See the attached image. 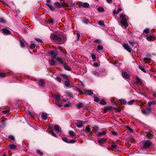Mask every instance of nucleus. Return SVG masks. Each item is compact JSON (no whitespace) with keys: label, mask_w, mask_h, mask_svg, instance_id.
<instances>
[{"label":"nucleus","mask_w":156,"mask_h":156,"mask_svg":"<svg viewBox=\"0 0 156 156\" xmlns=\"http://www.w3.org/2000/svg\"><path fill=\"white\" fill-rule=\"evenodd\" d=\"M51 37L52 39L57 41L59 44H64L66 41L65 38H62L55 34H52L51 36Z\"/></svg>","instance_id":"1"},{"label":"nucleus","mask_w":156,"mask_h":156,"mask_svg":"<svg viewBox=\"0 0 156 156\" xmlns=\"http://www.w3.org/2000/svg\"><path fill=\"white\" fill-rule=\"evenodd\" d=\"M120 17L121 19V21L120 22L121 24L126 27H127L128 25L127 23L128 17L123 13H122L120 15Z\"/></svg>","instance_id":"2"},{"label":"nucleus","mask_w":156,"mask_h":156,"mask_svg":"<svg viewBox=\"0 0 156 156\" xmlns=\"http://www.w3.org/2000/svg\"><path fill=\"white\" fill-rule=\"evenodd\" d=\"M151 142L149 140H145L143 142V147L144 148H147L151 144Z\"/></svg>","instance_id":"3"},{"label":"nucleus","mask_w":156,"mask_h":156,"mask_svg":"<svg viewBox=\"0 0 156 156\" xmlns=\"http://www.w3.org/2000/svg\"><path fill=\"white\" fill-rule=\"evenodd\" d=\"M49 54L53 59H56V57L58 54V52L56 50L51 51L49 52Z\"/></svg>","instance_id":"4"},{"label":"nucleus","mask_w":156,"mask_h":156,"mask_svg":"<svg viewBox=\"0 0 156 156\" xmlns=\"http://www.w3.org/2000/svg\"><path fill=\"white\" fill-rule=\"evenodd\" d=\"M135 77L136 80V83L137 85H142L143 84V82L142 80L137 76H135Z\"/></svg>","instance_id":"5"},{"label":"nucleus","mask_w":156,"mask_h":156,"mask_svg":"<svg viewBox=\"0 0 156 156\" xmlns=\"http://www.w3.org/2000/svg\"><path fill=\"white\" fill-rule=\"evenodd\" d=\"M151 109L149 107L146 108V109H143L142 110V113L146 115L149 114L151 112Z\"/></svg>","instance_id":"6"},{"label":"nucleus","mask_w":156,"mask_h":156,"mask_svg":"<svg viewBox=\"0 0 156 156\" xmlns=\"http://www.w3.org/2000/svg\"><path fill=\"white\" fill-rule=\"evenodd\" d=\"M122 46L129 52L131 51V48L129 47L128 44L126 43H124L122 44Z\"/></svg>","instance_id":"7"},{"label":"nucleus","mask_w":156,"mask_h":156,"mask_svg":"<svg viewBox=\"0 0 156 156\" xmlns=\"http://www.w3.org/2000/svg\"><path fill=\"white\" fill-rule=\"evenodd\" d=\"M106 141V139L105 138H101L98 140V142L100 145L105 144Z\"/></svg>","instance_id":"8"},{"label":"nucleus","mask_w":156,"mask_h":156,"mask_svg":"<svg viewBox=\"0 0 156 156\" xmlns=\"http://www.w3.org/2000/svg\"><path fill=\"white\" fill-rule=\"evenodd\" d=\"M2 31L4 35H9L11 34L10 31L6 28H3Z\"/></svg>","instance_id":"9"},{"label":"nucleus","mask_w":156,"mask_h":156,"mask_svg":"<svg viewBox=\"0 0 156 156\" xmlns=\"http://www.w3.org/2000/svg\"><path fill=\"white\" fill-rule=\"evenodd\" d=\"M54 129L56 132L61 133L62 129L58 125H55L54 126Z\"/></svg>","instance_id":"10"},{"label":"nucleus","mask_w":156,"mask_h":156,"mask_svg":"<svg viewBox=\"0 0 156 156\" xmlns=\"http://www.w3.org/2000/svg\"><path fill=\"white\" fill-rule=\"evenodd\" d=\"M44 80L43 79H40L38 81V85L42 87H44Z\"/></svg>","instance_id":"11"},{"label":"nucleus","mask_w":156,"mask_h":156,"mask_svg":"<svg viewBox=\"0 0 156 156\" xmlns=\"http://www.w3.org/2000/svg\"><path fill=\"white\" fill-rule=\"evenodd\" d=\"M145 37L146 39L149 41H154V39H153V36L152 35H146Z\"/></svg>","instance_id":"12"},{"label":"nucleus","mask_w":156,"mask_h":156,"mask_svg":"<svg viewBox=\"0 0 156 156\" xmlns=\"http://www.w3.org/2000/svg\"><path fill=\"white\" fill-rule=\"evenodd\" d=\"M113 107L112 106H108L107 107H104V111L106 113L107 112L111 110L112 109H113Z\"/></svg>","instance_id":"13"},{"label":"nucleus","mask_w":156,"mask_h":156,"mask_svg":"<svg viewBox=\"0 0 156 156\" xmlns=\"http://www.w3.org/2000/svg\"><path fill=\"white\" fill-rule=\"evenodd\" d=\"M122 74L123 77L125 79H128L129 78V75L127 72H122Z\"/></svg>","instance_id":"14"},{"label":"nucleus","mask_w":156,"mask_h":156,"mask_svg":"<svg viewBox=\"0 0 156 156\" xmlns=\"http://www.w3.org/2000/svg\"><path fill=\"white\" fill-rule=\"evenodd\" d=\"M54 98L56 101H58L60 100V95L58 93H56L54 95Z\"/></svg>","instance_id":"15"},{"label":"nucleus","mask_w":156,"mask_h":156,"mask_svg":"<svg viewBox=\"0 0 156 156\" xmlns=\"http://www.w3.org/2000/svg\"><path fill=\"white\" fill-rule=\"evenodd\" d=\"M54 5L55 7L57 8H61L62 7V5L58 2H55Z\"/></svg>","instance_id":"16"},{"label":"nucleus","mask_w":156,"mask_h":156,"mask_svg":"<svg viewBox=\"0 0 156 156\" xmlns=\"http://www.w3.org/2000/svg\"><path fill=\"white\" fill-rule=\"evenodd\" d=\"M42 118L44 120H46L47 118V114L45 113H43L41 114Z\"/></svg>","instance_id":"17"},{"label":"nucleus","mask_w":156,"mask_h":156,"mask_svg":"<svg viewBox=\"0 0 156 156\" xmlns=\"http://www.w3.org/2000/svg\"><path fill=\"white\" fill-rule=\"evenodd\" d=\"M77 121L78 122L77 123V127L78 128L82 127L83 126V122L78 120Z\"/></svg>","instance_id":"18"},{"label":"nucleus","mask_w":156,"mask_h":156,"mask_svg":"<svg viewBox=\"0 0 156 156\" xmlns=\"http://www.w3.org/2000/svg\"><path fill=\"white\" fill-rule=\"evenodd\" d=\"M49 64L50 65H55V61L54 59L51 60H49Z\"/></svg>","instance_id":"19"},{"label":"nucleus","mask_w":156,"mask_h":156,"mask_svg":"<svg viewBox=\"0 0 156 156\" xmlns=\"http://www.w3.org/2000/svg\"><path fill=\"white\" fill-rule=\"evenodd\" d=\"M64 83L66 87H69L70 85V81L68 80H65L64 81Z\"/></svg>","instance_id":"20"},{"label":"nucleus","mask_w":156,"mask_h":156,"mask_svg":"<svg viewBox=\"0 0 156 156\" xmlns=\"http://www.w3.org/2000/svg\"><path fill=\"white\" fill-rule=\"evenodd\" d=\"M46 5L47 6H48L49 8L52 11H53L55 10V8L52 5H50L48 3H46Z\"/></svg>","instance_id":"21"},{"label":"nucleus","mask_w":156,"mask_h":156,"mask_svg":"<svg viewBox=\"0 0 156 156\" xmlns=\"http://www.w3.org/2000/svg\"><path fill=\"white\" fill-rule=\"evenodd\" d=\"M56 60L61 64H63L64 62L62 59L59 57H57L56 58Z\"/></svg>","instance_id":"22"},{"label":"nucleus","mask_w":156,"mask_h":156,"mask_svg":"<svg viewBox=\"0 0 156 156\" xmlns=\"http://www.w3.org/2000/svg\"><path fill=\"white\" fill-rule=\"evenodd\" d=\"M83 104L81 102H80L76 104V106L77 108L79 109L80 108L83 107Z\"/></svg>","instance_id":"23"},{"label":"nucleus","mask_w":156,"mask_h":156,"mask_svg":"<svg viewBox=\"0 0 156 156\" xmlns=\"http://www.w3.org/2000/svg\"><path fill=\"white\" fill-rule=\"evenodd\" d=\"M81 6L83 7L84 8H88L89 6V4L87 2H85L83 3L82 5Z\"/></svg>","instance_id":"24"},{"label":"nucleus","mask_w":156,"mask_h":156,"mask_svg":"<svg viewBox=\"0 0 156 156\" xmlns=\"http://www.w3.org/2000/svg\"><path fill=\"white\" fill-rule=\"evenodd\" d=\"M85 92L87 94L90 96L92 95L93 94V91L91 90H86L85 91Z\"/></svg>","instance_id":"25"},{"label":"nucleus","mask_w":156,"mask_h":156,"mask_svg":"<svg viewBox=\"0 0 156 156\" xmlns=\"http://www.w3.org/2000/svg\"><path fill=\"white\" fill-rule=\"evenodd\" d=\"M122 11V9L121 8H119L118 9L117 11L114 10L113 11V13L115 14H118L120 12Z\"/></svg>","instance_id":"26"},{"label":"nucleus","mask_w":156,"mask_h":156,"mask_svg":"<svg viewBox=\"0 0 156 156\" xmlns=\"http://www.w3.org/2000/svg\"><path fill=\"white\" fill-rule=\"evenodd\" d=\"M31 44L30 46V48L32 49H34L35 48L36 45L33 42H31Z\"/></svg>","instance_id":"27"},{"label":"nucleus","mask_w":156,"mask_h":156,"mask_svg":"<svg viewBox=\"0 0 156 156\" xmlns=\"http://www.w3.org/2000/svg\"><path fill=\"white\" fill-rule=\"evenodd\" d=\"M151 59L150 58H143V61L145 62H151Z\"/></svg>","instance_id":"28"},{"label":"nucleus","mask_w":156,"mask_h":156,"mask_svg":"<svg viewBox=\"0 0 156 156\" xmlns=\"http://www.w3.org/2000/svg\"><path fill=\"white\" fill-rule=\"evenodd\" d=\"M64 67L66 70L68 71H71V68L69 67V66L66 64L64 66Z\"/></svg>","instance_id":"29"},{"label":"nucleus","mask_w":156,"mask_h":156,"mask_svg":"<svg viewBox=\"0 0 156 156\" xmlns=\"http://www.w3.org/2000/svg\"><path fill=\"white\" fill-rule=\"evenodd\" d=\"M69 134L70 135V136L72 137V136H76V134L75 133L72 131H69Z\"/></svg>","instance_id":"30"},{"label":"nucleus","mask_w":156,"mask_h":156,"mask_svg":"<svg viewBox=\"0 0 156 156\" xmlns=\"http://www.w3.org/2000/svg\"><path fill=\"white\" fill-rule=\"evenodd\" d=\"M106 133V131H104L102 132H100L98 135L97 136H98L99 137L101 136L102 135H105Z\"/></svg>","instance_id":"31"},{"label":"nucleus","mask_w":156,"mask_h":156,"mask_svg":"<svg viewBox=\"0 0 156 156\" xmlns=\"http://www.w3.org/2000/svg\"><path fill=\"white\" fill-rule=\"evenodd\" d=\"M9 146L10 147V148L11 149H16L17 147L16 145L14 144H10L9 145Z\"/></svg>","instance_id":"32"},{"label":"nucleus","mask_w":156,"mask_h":156,"mask_svg":"<svg viewBox=\"0 0 156 156\" xmlns=\"http://www.w3.org/2000/svg\"><path fill=\"white\" fill-rule=\"evenodd\" d=\"M94 43H96L98 44H100L101 43V41L99 39H97L93 41Z\"/></svg>","instance_id":"33"},{"label":"nucleus","mask_w":156,"mask_h":156,"mask_svg":"<svg viewBox=\"0 0 156 156\" xmlns=\"http://www.w3.org/2000/svg\"><path fill=\"white\" fill-rule=\"evenodd\" d=\"M66 94H67L68 96L70 97L73 98V94L70 92H66Z\"/></svg>","instance_id":"34"},{"label":"nucleus","mask_w":156,"mask_h":156,"mask_svg":"<svg viewBox=\"0 0 156 156\" xmlns=\"http://www.w3.org/2000/svg\"><path fill=\"white\" fill-rule=\"evenodd\" d=\"M99 103L101 105H105L106 104V102L104 99H102L100 101Z\"/></svg>","instance_id":"35"},{"label":"nucleus","mask_w":156,"mask_h":156,"mask_svg":"<svg viewBox=\"0 0 156 156\" xmlns=\"http://www.w3.org/2000/svg\"><path fill=\"white\" fill-rule=\"evenodd\" d=\"M119 100L121 102L122 104H126V101L125 99H120Z\"/></svg>","instance_id":"36"},{"label":"nucleus","mask_w":156,"mask_h":156,"mask_svg":"<svg viewBox=\"0 0 156 156\" xmlns=\"http://www.w3.org/2000/svg\"><path fill=\"white\" fill-rule=\"evenodd\" d=\"M37 153L41 156L43 155L44 154L43 153L39 150H37Z\"/></svg>","instance_id":"37"},{"label":"nucleus","mask_w":156,"mask_h":156,"mask_svg":"<svg viewBox=\"0 0 156 156\" xmlns=\"http://www.w3.org/2000/svg\"><path fill=\"white\" fill-rule=\"evenodd\" d=\"M20 43L21 47L22 48H23L25 47V44L23 41H20Z\"/></svg>","instance_id":"38"},{"label":"nucleus","mask_w":156,"mask_h":156,"mask_svg":"<svg viewBox=\"0 0 156 156\" xmlns=\"http://www.w3.org/2000/svg\"><path fill=\"white\" fill-rule=\"evenodd\" d=\"M139 69H141L142 71L144 73L146 72V70L144 69V68L141 66H139Z\"/></svg>","instance_id":"39"},{"label":"nucleus","mask_w":156,"mask_h":156,"mask_svg":"<svg viewBox=\"0 0 156 156\" xmlns=\"http://www.w3.org/2000/svg\"><path fill=\"white\" fill-rule=\"evenodd\" d=\"M135 102V100L134 99H133L132 100L129 101L127 103L129 105H132Z\"/></svg>","instance_id":"40"},{"label":"nucleus","mask_w":156,"mask_h":156,"mask_svg":"<svg viewBox=\"0 0 156 156\" xmlns=\"http://www.w3.org/2000/svg\"><path fill=\"white\" fill-rule=\"evenodd\" d=\"M98 24L101 26H105V25L104 24L103 21L102 20H100L98 22Z\"/></svg>","instance_id":"41"},{"label":"nucleus","mask_w":156,"mask_h":156,"mask_svg":"<svg viewBox=\"0 0 156 156\" xmlns=\"http://www.w3.org/2000/svg\"><path fill=\"white\" fill-rule=\"evenodd\" d=\"M146 136L147 137L149 138H152L153 136L152 134L150 133H147Z\"/></svg>","instance_id":"42"},{"label":"nucleus","mask_w":156,"mask_h":156,"mask_svg":"<svg viewBox=\"0 0 156 156\" xmlns=\"http://www.w3.org/2000/svg\"><path fill=\"white\" fill-rule=\"evenodd\" d=\"M62 140L64 141L66 143H69V140L67 139V138L66 137L62 138Z\"/></svg>","instance_id":"43"},{"label":"nucleus","mask_w":156,"mask_h":156,"mask_svg":"<svg viewBox=\"0 0 156 156\" xmlns=\"http://www.w3.org/2000/svg\"><path fill=\"white\" fill-rule=\"evenodd\" d=\"M0 22L5 23H6V21L3 18H0Z\"/></svg>","instance_id":"44"},{"label":"nucleus","mask_w":156,"mask_h":156,"mask_svg":"<svg viewBox=\"0 0 156 156\" xmlns=\"http://www.w3.org/2000/svg\"><path fill=\"white\" fill-rule=\"evenodd\" d=\"M94 101L96 102H98L100 101V99L97 97H94Z\"/></svg>","instance_id":"45"},{"label":"nucleus","mask_w":156,"mask_h":156,"mask_svg":"<svg viewBox=\"0 0 156 156\" xmlns=\"http://www.w3.org/2000/svg\"><path fill=\"white\" fill-rule=\"evenodd\" d=\"M93 74L95 76H98L99 75V74L98 72L96 71H94L93 72Z\"/></svg>","instance_id":"46"},{"label":"nucleus","mask_w":156,"mask_h":156,"mask_svg":"<svg viewBox=\"0 0 156 156\" xmlns=\"http://www.w3.org/2000/svg\"><path fill=\"white\" fill-rule=\"evenodd\" d=\"M128 42L129 44L132 47H133L134 46V42L131 41H128Z\"/></svg>","instance_id":"47"},{"label":"nucleus","mask_w":156,"mask_h":156,"mask_svg":"<svg viewBox=\"0 0 156 156\" xmlns=\"http://www.w3.org/2000/svg\"><path fill=\"white\" fill-rule=\"evenodd\" d=\"M55 79L59 82H61L62 79L59 76L56 77L55 78Z\"/></svg>","instance_id":"48"},{"label":"nucleus","mask_w":156,"mask_h":156,"mask_svg":"<svg viewBox=\"0 0 156 156\" xmlns=\"http://www.w3.org/2000/svg\"><path fill=\"white\" fill-rule=\"evenodd\" d=\"M98 11L101 12H104V9L101 7L98 8Z\"/></svg>","instance_id":"49"},{"label":"nucleus","mask_w":156,"mask_h":156,"mask_svg":"<svg viewBox=\"0 0 156 156\" xmlns=\"http://www.w3.org/2000/svg\"><path fill=\"white\" fill-rule=\"evenodd\" d=\"M76 141V140L75 139H72L69 140V143H73L75 142Z\"/></svg>","instance_id":"50"},{"label":"nucleus","mask_w":156,"mask_h":156,"mask_svg":"<svg viewBox=\"0 0 156 156\" xmlns=\"http://www.w3.org/2000/svg\"><path fill=\"white\" fill-rule=\"evenodd\" d=\"M1 123L2 125L3 126H5V124L6 123L5 120H3L1 121Z\"/></svg>","instance_id":"51"},{"label":"nucleus","mask_w":156,"mask_h":156,"mask_svg":"<svg viewBox=\"0 0 156 156\" xmlns=\"http://www.w3.org/2000/svg\"><path fill=\"white\" fill-rule=\"evenodd\" d=\"M113 109L115 110L116 112H121V110L117 108H113Z\"/></svg>","instance_id":"52"},{"label":"nucleus","mask_w":156,"mask_h":156,"mask_svg":"<svg viewBox=\"0 0 156 156\" xmlns=\"http://www.w3.org/2000/svg\"><path fill=\"white\" fill-rule=\"evenodd\" d=\"M116 147L117 145L115 144H112L111 146L112 149L115 148Z\"/></svg>","instance_id":"53"},{"label":"nucleus","mask_w":156,"mask_h":156,"mask_svg":"<svg viewBox=\"0 0 156 156\" xmlns=\"http://www.w3.org/2000/svg\"><path fill=\"white\" fill-rule=\"evenodd\" d=\"M91 129L89 127H86L85 128V131L87 132L88 133L90 132V131Z\"/></svg>","instance_id":"54"},{"label":"nucleus","mask_w":156,"mask_h":156,"mask_svg":"<svg viewBox=\"0 0 156 156\" xmlns=\"http://www.w3.org/2000/svg\"><path fill=\"white\" fill-rule=\"evenodd\" d=\"M9 138L12 140H15L14 137L12 135H9Z\"/></svg>","instance_id":"55"},{"label":"nucleus","mask_w":156,"mask_h":156,"mask_svg":"<svg viewBox=\"0 0 156 156\" xmlns=\"http://www.w3.org/2000/svg\"><path fill=\"white\" fill-rule=\"evenodd\" d=\"M58 102V101H56L55 102V103L59 107H60L62 106V105L61 104H60Z\"/></svg>","instance_id":"56"},{"label":"nucleus","mask_w":156,"mask_h":156,"mask_svg":"<svg viewBox=\"0 0 156 156\" xmlns=\"http://www.w3.org/2000/svg\"><path fill=\"white\" fill-rule=\"evenodd\" d=\"M65 107H69L71 106V103H68L67 104H66L64 105Z\"/></svg>","instance_id":"57"},{"label":"nucleus","mask_w":156,"mask_h":156,"mask_svg":"<svg viewBox=\"0 0 156 156\" xmlns=\"http://www.w3.org/2000/svg\"><path fill=\"white\" fill-rule=\"evenodd\" d=\"M6 76V74L3 73H0V77H4Z\"/></svg>","instance_id":"58"},{"label":"nucleus","mask_w":156,"mask_h":156,"mask_svg":"<svg viewBox=\"0 0 156 156\" xmlns=\"http://www.w3.org/2000/svg\"><path fill=\"white\" fill-rule=\"evenodd\" d=\"M103 47L101 45H98L97 47V49L98 50H101L103 49Z\"/></svg>","instance_id":"59"},{"label":"nucleus","mask_w":156,"mask_h":156,"mask_svg":"<svg viewBox=\"0 0 156 156\" xmlns=\"http://www.w3.org/2000/svg\"><path fill=\"white\" fill-rule=\"evenodd\" d=\"M62 76L65 79H67L68 78L67 76L65 74H62Z\"/></svg>","instance_id":"60"},{"label":"nucleus","mask_w":156,"mask_h":156,"mask_svg":"<svg viewBox=\"0 0 156 156\" xmlns=\"http://www.w3.org/2000/svg\"><path fill=\"white\" fill-rule=\"evenodd\" d=\"M51 135L54 136V137H57V136L56 135V134L53 131H52L51 132Z\"/></svg>","instance_id":"61"},{"label":"nucleus","mask_w":156,"mask_h":156,"mask_svg":"<svg viewBox=\"0 0 156 156\" xmlns=\"http://www.w3.org/2000/svg\"><path fill=\"white\" fill-rule=\"evenodd\" d=\"M149 28H146L143 31V32L146 33H147L149 32Z\"/></svg>","instance_id":"62"},{"label":"nucleus","mask_w":156,"mask_h":156,"mask_svg":"<svg viewBox=\"0 0 156 156\" xmlns=\"http://www.w3.org/2000/svg\"><path fill=\"white\" fill-rule=\"evenodd\" d=\"M35 39L37 42L41 43L42 42V40L36 38H35Z\"/></svg>","instance_id":"63"},{"label":"nucleus","mask_w":156,"mask_h":156,"mask_svg":"<svg viewBox=\"0 0 156 156\" xmlns=\"http://www.w3.org/2000/svg\"><path fill=\"white\" fill-rule=\"evenodd\" d=\"M9 112V110H4L2 111V113L4 114H6L7 113H8Z\"/></svg>","instance_id":"64"}]
</instances>
